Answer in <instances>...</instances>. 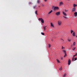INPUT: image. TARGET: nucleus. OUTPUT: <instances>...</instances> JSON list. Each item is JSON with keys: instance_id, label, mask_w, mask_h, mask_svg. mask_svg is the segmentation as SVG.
Listing matches in <instances>:
<instances>
[{"instance_id": "nucleus-1", "label": "nucleus", "mask_w": 77, "mask_h": 77, "mask_svg": "<svg viewBox=\"0 0 77 77\" xmlns=\"http://www.w3.org/2000/svg\"><path fill=\"white\" fill-rule=\"evenodd\" d=\"M38 20L41 21V22H42V23H44V20L42 19V18H39Z\"/></svg>"}, {"instance_id": "nucleus-2", "label": "nucleus", "mask_w": 77, "mask_h": 77, "mask_svg": "<svg viewBox=\"0 0 77 77\" xmlns=\"http://www.w3.org/2000/svg\"><path fill=\"white\" fill-rule=\"evenodd\" d=\"M58 9H59V7H55L54 11H56V10H58Z\"/></svg>"}, {"instance_id": "nucleus-3", "label": "nucleus", "mask_w": 77, "mask_h": 77, "mask_svg": "<svg viewBox=\"0 0 77 77\" xmlns=\"http://www.w3.org/2000/svg\"><path fill=\"white\" fill-rule=\"evenodd\" d=\"M58 24L59 26H60L61 24H62V22L60 21H58Z\"/></svg>"}, {"instance_id": "nucleus-4", "label": "nucleus", "mask_w": 77, "mask_h": 77, "mask_svg": "<svg viewBox=\"0 0 77 77\" xmlns=\"http://www.w3.org/2000/svg\"><path fill=\"white\" fill-rule=\"evenodd\" d=\"M63 51V52L65 54V55H64V57H66L67 56V55H66V51Z\"/></svg>"}, {"instance_id": "nucleus-5", "label": "nucleus", "mask_w": 77, "mask_h": 77, "mask_svg": "<svg viewBox=\"0 0 77 77\" xmlns=\"http://www.w3.org/2000/svg\"><path fill=\"white\" fill-rule=\"evenodd\" d=\"M60 14V13L59 11L58 12L56 13V15H59Z\"/></svg>"}, {"instance_id": "nucleus-6", "label": "nucleus", "mask_w": 77, "mask_h": 77, "mask_svg": "<svg viewBox=\"0 0 77 77\" xmlns=\"http://www.w3.org/2000/svg\"><path fill=\"white\" fill-rule=\"evenodd\" d=\"M70 64H71V60H70V59H69L68 61V64L69 65Z\"/></svg>"}, {"instance_id": "nucleus-7", "label": "nucleus", "mask_w": 77, "mask_h": 77, "mask_svg": "<svg viewBox=\"0 0 77 77\" xmlns=\"http://www.w3.org/2000/svg\"><path fill=\"white\" fill-rule=\"evenodd\" d=\"M72 12H75V8H74L72 9Z\"/></svg>"}, {"instance_id": "nucleus-8", "label": "nucleus", "mask_w": 77, "mask_h": 77, "mask_svg": "<svg viewBox=\"0 0 77 77\" xmlns=\"http://www.w3.org/2000/svg\"><path fill=\"white\" fill-rule=\"evenodd\" d=\"M63 15H65V16H67V14H66V13H64V12L63 11Z\"/></svg>"}, {"instance_id": "nucleus-9", "label": "nucleus", "mask_w": 77, "mask_h": 77, "mask_svg": "<svg viewBox=\"0 0 77 77\" xmlns=\"http://www.w3.org/2000/svg\"><path fill=\"white\" fill-rule=\"evenodd\" d=\"M74 14L75 15V17H77V12H75L74 13Z\"/></svg>"}, {"instance_id": "nucleus-10", "label": "nucleus", "mask_w": 77, "mask_h": 77, "mask_svg": "<svg viewBox=\"0 0 77 77\" xmlns=\"http://www.w3.org/2000/svg\"><path fill=\"white\" fill-rule=\"evenodd\" d=\"M37 2L38 3V4H39L40 3V0H37Z\"/></svg>"}, {"instance_id": "nucleus-11", "label": "nucleus", "mask_w": 77, "mask_h": 77, "mask_svg": "<svg viewBox=\"0 0 77 77\" xmlns=\"http://www.w3.org/2000/svg\"><path fill=\"white\" fill-rule=\"evenodd\" d=\"M46 27H47V26H44L43 27V29H44V31H45V30H46Z\"/></svg>"}, {"instance_id": "nucleus-12", "label": "nucleus", "mask_w": 77, "mask_h": 77, "mask_svg": "<svg viewBox=\"0 0 77 77\" xmlns=\"http://www.w3.org/2000/svg\"><path fill=\"white\" fill-rule=\"evenodd\" d=\"M52 12H53V10H51L48 13V14H51Z\"/></svg>"}, {"instance_id": "nucleus-13", "label": "nucleus", "mask_w": 77, "mask_h": 77, "mask_svg": "<svg viewBox=\"0 0 77 77\" xmlns=\"http://www.w3.org/2000/svg\"><path fill=\"white\" fill-rule=\"evenodd\" d=\"M37 6H36V5H35V6H33V9H35V8H36Z\"/></svg>"}, {"instance_id": "nucleus-14", "label": "nucleus", "mask_w": 77, "mask_h": 77, "mask_svg": "<svg viewBox=\"0 0 77 77\" xmlns=\"http://www.w3.org/2000/svg\"><path fill=\"white\" fill-rule=\"evenodd\" d=\"M51 27H54V26L53 25V23H51Z\"/></svg>"}, {"instance_id": "nucleus-15", "label": "nucleus", "mask_w": 77, "mask_h": 77, "mask_svg": "<svg viewBox=\"0 0 77 77\" xmlns=\"http://www.w3.org/2000/svg\"><path fill=\"white\" fill-rule=\"evenodd\" d=\"M37 12H38V11L37 10H36L35 11V14H36V15H37Z\"/></svg>"}, {"instance_id": "nucleus-16", "label": "nucleus", "mask_w": 77, "mask_h": 77, "mask_svg": "<svg viewBox=\"0 0 77 77\" xmlns=\"http://www.w3.org/2000/svg\"><path fill=\"white\" fill-rule=\"evenodd\" d=\"M63 2H60V5H63Z\"/></svg>"}, {"instance_id": "nucleus-17", "label": "nucleus", "mask_w": 77, "mask_h": 77, "mask_svg": "<svg viewBox=\"0 0 77 77\" xmlns=\"http://www.w3.org/2000/svg\"><path fill=\"white\" fill-rule=\"evenodd\" d=\"M54 8H55V7H54V6H52V9H53V10H54Z\"/></svg>"}, {"instance_id": "nucleus-18", "label": "nucleus", "mask_w": 77, "mask_h": 77, "mask_svg": "<svg viewBox=\"0 0 77 77\" xmlns=\"http://www.w3.org/2000/svg\"><path fill=\"white\" fill-rule=\"evenodd\" d=\"M72 35L73 36H75V32H73L72 34Z\"/></svg>"}, {"instance_id": "nucleus-19", "label": "nucleus", "mask_w": 77, "mask_h": 77, "mask_svg": "<svg viewBox=\"0 0 77 77\" xmlns=\"http://www.w3.org/2000/svg\"><path fill=\"white\" fill-rule=\"evenodd\" d=\"M57 61L58 63H60V61H59V60L57 59Z\"/></svg>"}, {"instance_id": "nucleus-20", "label": "nucleus", "mask_w": 77, "mask_h": 77, "mask_svg": "<svg viewBox=\"0 0 77 77\" xmlns=\"http://www.w3.org/2000/svg\"><path fill=\"white\" fill-rule=\"evenodd\" d=\"M29 5H32V2H29Z\"/></svg>"}, {"instance_id": "nucleus-21", "label": "nucleus", "mask_w": 77, "mask_h": 77, "mask_svg": "<svg viewBox=\"0 0 77 77\" xmlns=\"http://www.w3.org/2000/svg\"><path fill=\"white\" fill-rule=\"evenodd\" d=\"M75 45V42H74L73 43V46H74V45Z\"/></svg>"}, {"instance_id": "nucleus-22", "label": "nucleus", "mask_w": 77, "mask_h": 77, "mask_svg": "<svg viewBox=\"0 0 77 77\" xmlns=\"http://www.w3.org/2000/svg\"><path fill=\"white\" fill-rule=\"evenodd\" d=\"M77 6V5H76L75 4H74L73 6H74V8H75V6Z\"/></svg>"}, {"instance_id": "nucleus-23", "label": "nucleus", "mask_w": 77, "mask_h": 77, "mask_svg": "<svg viewBox=\"0 0 77 77\" xmlns=\"http://www.w3.org/2000/svg\"><path fill=\"white\" fill-rule=\"evenodd\" d=\"M41 33L42 35H45L44 32H41Z\"/></svg>"}, {"instance_id": "nucleus-24", "label": "nucleus", "mask_w": 77, "mask_h": 77, "mask_svg": "<svg viewBox=\"0 0 77 77\" xmlns=\"http://www.w3.org/2000/svg\"><path fill=\"white\" fill-rule=\"evenodd\" d=\"M71 39H69V38L68 39V41H69V42H70V41H71Z\"/></svg>"}, {"instance_id": "nucleus-25", "label": "nucleus", "mask_w": 77, "mask_h": 77, "mask_svg": "<svg viewBox=\"0 0 77 77\" xmlns=\"http://www.w3.org/2000/svg\"><path fill=\"white\" fill-rule=\"evenodd\" d=\"M63 17H64V18H65L66 19H68V17H65L64 16H63Z\"/></svg>"}, {"instance_id": "nucleus-26", "label": "nucleus", "mask_w": 77, "mask_h": 77, "mask_svg": "<svg viewBox=\"0 0 77 77\" xmlns=\"http://www.w3.org/2000/svg\"><path fill=\"white\" fill-rule=\"evenodd\" d=\"M77 55V53L75 55H73V57H74L75 56H76Z\"/></svg>"}, {"instance_id": "nucleus-27", "label": "nucleus", "mask_w": 77, "mask_h": 77, "mask_svg": "<svg viewBox=\"0 0 77 77\" xmlns=\"http://www.w3.org/2000/svg\"><path fill=\"white\" fill-rule=\"evenodd\" d=\"M66 74H64L63 75V77H65L66 76Z\"/></svg>"}, {"instance_id": "nucleus-28", "label": "nucleus", "mask_w": 77, "mask_h": 77, "mask_svg": "<svg viewBox=\"0 0 77 77\" xmlns=\"http://www.w3.org/2000/svg\"><path fill=\"white\" fill-rule=\"evenodd\" d=\"M72 61H74V57H73V58H72Z\"/></svg>"}, {"instance_id": "nucleus-29", "label": "nucleus", "mask_w": 77, "mask_h": 77, "mask_svg": "<svg viewBox=\"0 0 77 77\" xmlns=\"http://www.w3.org/2000/svg\"><path fill=\"white\" fill-rule=\"evenodd\" d=\"M75 48H76V47L74 48H73V49H72V50H75Z\"/></svg>"}, {"instance_id": "nucleus-30", "label": "nucleus", "mask_w": 77, "mask_h": 77, "mask_svg": "<svg viewBox=\"0 0 77 77\" xmlns=\"http://www.w3.org/2000/svg\"><path fill=\"white\" fill-rule=\"evenodd\" d=\"M72 32H73V30H71V33H72Z\"/></svg>"}, {"instance_id": "nucleus-31", "label": "nucleus", "mask_w": 77, "mask_h": 77, "mask_svg": "<svg viewBox=\"0 0 77 77\" xmlns=\"http://www.w3.org/2000/svg\"><path fill=\"white\" fill-rule=\"evenodd\" d=\"M74 59H75L74 61L76 60H77V58H75Z\"/></svg>"}, {"instance_id": "nucleus-32", "label": "nucleus", "mask_w": 77, "mask_h": 77, "mask_svg": "<svg viewBox=\"0 0 77 77\" xmlns=\"http://www.w3.org/2000/svg\"><path fill=\"white\" fill-rule=\"evenodd\" d=\"M68 10H65V12H68Z\"/></svg>"}, {"instance_id": "nucleus-33", "label": "nucleus", "mask_w": 77, "mask_h": 77, "mask_svg": "<svg viewBox=\"0 0 77 77\" xmlns=\"http://www.w3.org/2000/svg\"><path fill=\"white\" fill-rule=\"evenodd\" d=\"M63 48H63V46H62V49H63Z\"/></svg>"}, {"instance_id": "nucleus-34", "label": "nucleus", "mask_w": 77, "mask_h": 77, "mask_svg": "<svg viewBox=\"0 0 77 77\" xmlns=\"http://www.w3.org/2000/svg\"><path fill=\"white\" fill-rule=\"evenodd\" d=\"M50 45H49V47H50Z\"/></svg>"}, {"instance_id": "nucleus-35", "label": "nucleus", "mask_w": 77, "mask_h": 77, "mask_svg": "<svg viewBox=\"0 0 77 77\" xmlns=\"http://www.w3.org/2000/svg\"><path fill=\"white\" fill-rule=\"evenodd\" d=\"M60 70H62V68L60 69Z\"/></svg>"}, {"instance_id": "nucleus-36", "label": "nucleus", "mask_w": 77, "mask_h": 77, "mask_svg": "<svg viewBox=\"0 0 77 77\" xmlns=\"http://www.w3.org/2000/svg\"><path fill=\"white\" fill-rule=\"evenodd\" d=\"M61 59L62 60V59H63V58H62V57L61 58Z\"/></svg>"}, {"instance_id": "nucleus-37", "label": "nucleus", "mask_w": 77, "mask_h": 77, "mask_svg": "<svg viewBox=\"0 0 77 77\" xmlns=\"http://www.w3.org/2000/svg\"><path fill=\"white\" fill-rule=\"evenodd\" d=\"M47 0H45V2H46Z\"/></svg>"}, {"instance_id": "nucleus-38", "label": "nucleus", "mask_w": 77, "mask_h": 77, "mask_svg": "<svg viewBox=\"0 0 77 77\" xmlns=\"http://www.w3.org/2000/svg\"><path fill=\"white\" fill-rule=\"evenodd\" d=\"M61 39H62V40H63V39H62V38H61Z\"/></svg>"}, {"instance_id": "nucleus-39", "label": "nucleus", "mask_w": 77, "mask_h": 77, "mask_svg": "<svg viewBox=\"0 0 77 77\" xmlns=\"http://www.w3.org/2000/svg\"><path fill=\"white\" fill-rule=\"evenodd\" d=\"M76 38H77V36H76Z\"/></svg>"}]
</instances>
